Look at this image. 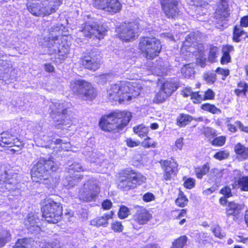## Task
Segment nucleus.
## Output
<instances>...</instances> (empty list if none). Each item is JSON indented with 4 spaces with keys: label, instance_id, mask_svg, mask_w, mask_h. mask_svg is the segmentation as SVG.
<instances>
[{
    "label": "nucleus",
    "instance_id": "obj_1",
    "mask_svg": "<svg viewBox=\"0 0 248 248\" xmlns=\"http://www.w3.org/2000/svg\"><path fill=\"white\" fill-rule=\"evenodd\" d=\"M59 166L51 156L47 159L40 158L31 170L32 180L46 185L54 183L59 178Z\"/></svg>",
    "mask_w": 248,
    "mask_h": 248
},
{
    "label": "nucleus",
    "instance_id": "obj_2",
    "mask_svg": "<svg viewBox=\"0 0 248 248\" xmlns=\"http://www.w3.org/2000/svg\"><path fill=\"white\" fill-rule=\"evenodd\" d=\"M136 83L121 81L111 85L107 90V97L110 101L119 103L128 102L140 94V88Z\"/></svg>",
    "mask_w": 248,
    "mask_h": 248
},
{
    "label": "nucleus",
    "instance_id": "obj_3",
    "mask_svg": "<svg viewBox=\"0 0 248 248\" xmlns=\"http://www.w3.org/2000/svg\"><path fill=\"white\" fill-rule=\"evenodd\" d=\"M63 26L57 24L52 27L49 31L48 37L45 39L44 46L47 47L49 53H58L60 56H64L69 51V47L64 42L67 36L62 34Z\"/></svg>",
    "mask_w": 248,
    "mask_h": 248
},
{
    "label": "nucleus",
    "instance_id": "obj_4",
    "mask_svg": "<svg viewBox=\"0 0 248 248\" xmlns=\"http://www.w3.org/2000/svg\"><path fill=\"white\" fill-rule=\"evenodd\" d=\"M42 217L48 223L57 224L63 218V206L50 197H46L40 202Z\"/></svg>",
    "mask_w": 248,
    "mask_h": 248
},
{
    "label": "nucleus",
    "instance_id": "obj_5",
    "mask_svg": "<svg viewBox=\"0 0 248 248\" xmlns=\"http://www.w3.org/2000/svg\"><path fill=\"white\" fill-rule=\"evenodd\" d=\"M146 177L131 168L122 170L118 173V187L124 191L134 189L146 182Z\"/></svg>",
    "mask_w": 248,
    "mask_h": 248
},
{
    "label": "nucleus",
    "instance_id": "obj_6",
    "mask_svg": "<svg viewBox=\"0 0 248 248\" xmlns=\"http://www.w3.org/2000/svg\"><path fill=\"white\" fill-rule=\"evenodd\" d=\"M131 117V113L128 111H115L103 117L99 125L106 131L121 130L128 124Z\"/></svg>",
    "mask_w": 248,
    "mask_h": 248
},
{
    "label": "nucleus",
    "instance_id": "obj_7",
    "mask_svg": "<svg viewBox=\"0 0 248 248\" xmlns=\"http://www.w3.org/2000/svg\"><path fill=\"white\" fill-rule=\"evenodd\" d=\"M51 117L54 120L58 128L68 130L73 125H76L78 119L67 110L63 109V105L60 103H55L52 107Z\"/></svg>",
    "mask_w": 248,
    "mask_h": 248
},
{
    "label": "nucleus",
    "instance_id": "obj_8",
    "mask_svg": "<svg viewBox=\"0 0 248 248\" xmlns=\"http://www.w3.org/2000/svg\"><path fill=\"white\" fill-rule=\"evenodd\" d=\"M70 88L82 100L92 101L97 95L96 91L92 85L83 80H72Z\"/></svg>",
    "mask_w": 248,
    "mask_h": 248
},
{
    "label": "nucleus",
    "instance_id": "obj_9",
    "mask_svg": "<svg viewBox=\"0 0 248 248\" xmlns=\"http://www.w3.org/2000/svg\"><path fill=\"white\" fill-rule=\"evenodd\" d=\"M139 47L143 56L148 59L157 56L162 48L160 41L155 37L142 38Z\"/></svg>",
    "mask_w": 248,
    "mask_h": 248
},
{
    "label": "nucleus",
    "instance_id": "obj_10",
    "mask_svg": "<svg viewBox=\"0 0 248 248\" xmlns=\"http://www.w3.org/2000/svg\"><path fill=\"white\" fill-rule=\"evenodd\" d=\"M138 30L139 25L135 22L124 23L116 28L118 38L125 42L136 39L138 36Z\"/></svg>",
    "mask_w": 248,
    "mask_h": 248
},
{
    "label": "nucleus",
    "instance_id": "obj_11",
    "mask_svg": "<svg viewBox=\"0 0 248 248\" xmlns=\"http://www.w3.org/2000/svg\"><path fill=\"white\" fill-rule=\"evenodd\" d=\"M135 212L129 220L134 229H138L142 226L147 224L153 218L152 214L145 207L137 205L134 207Z\"/></svg>",
    "mask_w": 248,
    "mask_h": 248
},
{
    "label": "nucleus",
    "instance_id": "obj_12",
    "mask_svg": "<svg viewBox=\"0 0 248 248\" xmlns=\"http://www.w3.org/2000/svg\"><path fill=\"white\" fill-rule=\"evenodd\" d=\"M108 28L104 25H90L86 23L82 30L77 34L76 41L78 43L81 42L82 38H80L81 35L85 37H91L94 36L99 39H102L106 35Z\"/></svg>",
    "mask_w": 248,
    "mask_h": 248
},
{
    "label": "nucleus",
    "instance_id": "obj_13",
    "mask_svg": "<svg viewBox=\"0 0 248 248\" xmlns=\"http://www.w3.org/2000/svg\"><path fill=\"white\" fill-rule=\"evenodd\" d=\"M158 162L163 171V180L171 181L176 176L178 171V164L174 159L170 157L166 159H161Z\"/></svg>",
    "mask_w": 248,
    "mask_h": 248
},
{
    "label": "nucleus",
    "instance_id": "obj_14",
    "mask_svg": "<svg viewBox=\"0 0 248 248\" xmlns=\"http://www.w3.org/2000/svg\"><path fill=\"white\" fill-rule=\"evenodd\" d=\"M100 192V187L91 182L84 183L79 190V199L84 202L93 201Z\"/></svg>",
    "mask_w": 248,
    "mask_h": 248
},
{
    "label": "nucleus",
    "instance_id": "obj_15",
    "mask_svg": "<svg viewBox=\"0 0 248 248\" xmlns=\"http://www.w3.org/2000/svg\"><path fill=\"white\" fill-rule=\"evenodd\" d=\"M93 4L96 8L103 10L110 14L119 12L122 7L119 0H94Z\"/></svg>",
    "mask_w": 248,
    "mask_h": 248
},
{
    "label": "nucleus",
    "instance_id": "obj_16",
    "mask_svg": "<svg viewBox=\"0 0 248 248\" xmlns=\"http://www.w3.org/2000/svg\"><path fill=\"white\" fill-rule=\"evenodd\" d=\"M162 10L168 18H175L181 14L175 0H161Z\"/></svg>",
    "mask_w": 248,
    "mask_h": 248
},
{
    "label": "nucleus",
    "instance_id": "obj_17",
    "mask_svg": "<svg viewBox=\"0 0 248 248\" xmlns=\"http://www.w3.org/2000/svg\"><path fill=\"white\" fill-rule=\"evenodd\" d=\"M100 60L99 54L92 52L83 57L81 60V64L85 68L95 71L100 66Z\"/></svg>",
    "mask_w": 248,
    "mask_h": 248
},
{
    "label": "nucleus",
    "instance_id": "obj_18",
    "mask_svg": "<svg viewBox=\"0 0 248 248\" xmlns=\"http://www.w3.org/2000/svg\"><path fill=\"white\" fill-rule=\"evenodd\" d=\"M17 70L14 68L12 64L7 61L0 60V74L1 75L2 80L15 78L17 75Z\"/></svg>",
    "mask_w": 248,
    "mask_h": 248
},
{
    "label": "nucleus",
    "instance_id": "obj_19",
    "mask_svg": "<svg viewBox=\"0 0 248 248\" xmlns=\"http://www.w3.org/2000/svg\"><path fill=\"white\" fill-rule=\"evenodd\" d=\"M21 145V143L18 139L15 136L9 133H3L1 137V142L0 145L4 146L7 145L9 147L16 146L19 147Z\"/></svg>",
    "mask_w": 248,
    "mask_h": 248
},
{
    "label": "nucleus",
    "instance_id": "obj_20",
    "mask_svg": "<svg viewBox=\"0 0 248 248\" xmlns=\"http://www.w3.org/2000/svg\"><path fill=\"white\" fill-rule=\"evenodd\" d=\"M241 212L240 205L234 201H231L228 202L225 208L226 216L229 217L232 216L237 217Z\"/></svg>",
    "mask_w": 248,
    "mask_h": 248
},
{
    "label": "nucleus",
    "instance_id": "obj_21",
    "mask_svg": "<svg viewBox=\"0 0 248 248\" xmlns=\"http://www.w3.org/2000/svg\"><path fill=\"white\" fill-rule=\"evenodd\" d=\"M197 40L194 33H191L188 34L186 38L185 41L183 43V46L181 48L182 53L184 51H187L190 53H194V48L192 46L194 43Z\"/></svg>",
    "mask_w": 248,
    "mask_h": 248
},
{
    "label": "nucleus",
    "instance_id": "obj_22",
    "mask_svg": "<svg viewBox=\"0 0 248 248\" xmlns=\"http://www.w3.org/2000/svg\"><path fill=\"white\" fill-rule=\"evenodd\" d=\"M187 212V211L186 209H176L170 212V217L173 220H180L179 224L180 225H183L186 222V218H182V217L186 216Z\"/></svg>",
    "mask_w": 248,
    "mask_h": 248
},
{
    "label": "nucleus",
    "instance_id": "obj_23",
    "mask_svg": "<svg viewBox=\"0 0 248 248\" xmlns=\"http://www.w3.org/2000/svg\"><path fill=\"white\" fill-rule=\"evenodd\" d=\"M189 202V200L185 194L184 192L180 189H179V192L177 198L175 200L176 205L180 208H184L186 206Z\"/></svg>",
    "mask_w": 248,
    "mask_h": 248
},
{
    "label": "nucleus",
    "instance_id": "obj_24",
    "mask_svg": "<svg viewBox=\"0 0 248 248\" xmlns=\"http://www.w3.org/2000/svg\"><path fill=\"white\" fill-rule=\"evenodd\" d=\"M232 188L239 187L242 191H248V176H243L232 185Z\"/></svg>",
    "mask_w": 248,
    "mask_h": 248
},
{
    "label": "nucleus",
    "instance_id": "obj_25",
    "mask_svg": "<svg viewBox=\"0 0 248 248\" xmlns=\"http://www.w3.org/2000/svg\"><path fill=\"white\" fill-rule=\"evenodd\" d=\"M90 224L96 228L106 227L108 224V221L104 214L102 216L96 217L92 219L90 222Z\"/></svg>",
    "mask_w": 248,
    "mask_h": 248
},
{
    "label": "nucleus",
    "instance_id": "obj_26",
    "mask_svg": "<svg viewBox=\"0 0 248 248\" xmlns=\"http://www.w3.org/2000/svg\"><path fill=\"white\" fill-rule=\"evenodd\" d=\"M210 164L206 162L201 166H198L194 169V172L196 177L201 179L203 176L206 175L210 170Z\"/></svg>",
    "mask_w": 248,
    "mask_h": 248
},
{
    "label": "nucleus",
    "instance_id": "obj_27",
    "mask_svg": "<svg viewBox=\"0 0 248 248\" xmlns=\"http://www.w3.org/2000/svg\"><path fill=\"white\" fill-rule=\"evenodd\" d=\"M248 37L247 33L244 31L240 27H235L233 36V39L235 42H240L241 40H245Z\"/></svg>",
    "mask_w": 248,
    "mask_h": 248
},
{
    "label": "nucleus",
    "instance_id": "obj_28",
    "mask_svg": "<svg viewBox=\"0 0 248 248\" xmlns=\"http://www.w3.org/2000/svg\"><path fill=\"white\" fill-rule=\"evenodd\" d=\"M161 88L165 93L170 96L173 92L177 89L178 86L174 82L166 81L163 83Z\"/></svg>",
    "mask_w": 248,
    "mask_h": 248
},
{
    "label": "nucleus",
    "instance_id": "obj_29",
    "mask_svg": "<svg viewBox=\"0 0 248 248\" xmlns=\"http://www.w3.org/2000/svg\"><path fill=\"white\" fill-rule=\"evenodd\" d=\"M187 240L188 238L186 235L180 236L174 240L172 243L171 248H184L186 245Z\"/></svg>",
    "mask_w": 248,
    "mask_h": 248
},
{
    "label": "nucleus",
    "instance_id": "obj_30",
    "mask_svg": "<svg viewBox=\"0 0 248 248\" xmlns=\"http://www.w3.org/2000/svg\"><path fill=\"white\" fill-rule=\"evenodd\" d=\"M11 235L9 231L2 230L0 231V248L5 245L11 240Z\"/></svg>",
    "mask_w": 248,
    "mask_h": 248
},
{
    "label": "nucleus",
    "instance_id": "obj_31",
    "mask_svg": "<svg viewBox=\"0 0 248 248\" xmlns=\"http://www.w3.org/2000/svg\"><path fill=\"white\" fill-rule=\"evenodd\" d=\"M192 120L191 116L188 114H181L177 120V124L181 127L187 125Z\"/></svg>",
    "mask_w": 248,
    "mask_h": 248
},
{
    "label": "nucleus",
    "instance_id": "obj_32",
    "mask_svg": "<svg viewBox=\"0 0 248 248\" xmlns=\"http://www.w3.org/2000/svg\"><path fill=\"white\" fill-rule=\"evenodd\" d=\"M52 142L51 138L47 136H44L42 139H37L35 140L37 146L44 147L46 148H49V146L52 144Z\"/></svg>",
    "mask_w": 248,
    "mask_h": 248
},
{
    "label": "nucleus",
    "instance_id": "obj_33",
    "mask_svg": "<svg viewBox=\"0 0 248 248\" xmlns=\"http://www.w3.org/2000/svg\"><path fill=\"white\" fill-rule=\"evenodd\" d=\"M133 130L134 133L140 138L147 136L148 132V128L142 124L134 127Z\"/></svg>",
    "mask_w": 248,
    "mask_h": 248
},
{
    "label": "nucleus",
    "instance_id": "obj_34",
    "mask_svg": "<svg viewBox=\"0 0 248 248\" xmlns=\"http://www.w3.org/2000/svg\"><path fill=\"white\" fill-rule=\"evenodd\" d=\"M169 97L161 89L158 91L155 94L153 101L155 103H160L164 102L166 99Z\"/></svg>",
    "mask_w": 248,
    "mask_h": 248
},
{
    "label": "nucleus",
    "instance_id": "obj_35",
    "mask_svg": "<svg viewBox=\"0 0 248 248\" xmlns=\"http://www.w3.org/2000/svg\"><path fill=\"white\" fill-rule=\"evenodd\" d=\"M130 214L129 208L125 205H121L118 212V217L121 219L127 217Z\"/></svg>",
    "mask_w": 248,
    "mask_h": 248
},
{
    "label": "nucleus",
    "instance_id": "obj_36",
    "mask_svg": "<svg viewBox=\"0 0 248 248\" xmlns=\"http://www.w3.org/2000/svg\"><path fill=\"white\" fill-rule=\"evenodd\" d=\"M222 177V173L221 170L217 169L214 168L212 169L209 175V179L212 181H216Z\"/></svg>",
    "mask_w": 248,
    "mask_h": 248
},
{
    "label": "nucleus",
    "instance_id": "obj_37",
    "mask_svg": "<svg viewBox=\"0 0 248 248\" xmlns=\"http://www.w3.org/2000/svg\"><path fill=\"white\" fill-rule=\"evenodd\" d=\"M202 109L204 110L208 111L213 114H217L220 113V110L217 108L214 105L210 104H202L201 106Z\"/></svg>",
    "mask_w": 248,
    "mask_h": 248
},
{
    "label": "nucleus",
    "instance_id": "obj_38",
    "mask_svg": "<svg viewBox=\"0 0 248 248\" xmlns=\"http://www.w3.org/2000/svg\"><path fill=\"white\" fill-rule=\"evenodd\" d=\"M234 150L238 155H248V147H246L240 143L235 145Z\"/></svg>",
    "mask_w": 248,
    "mask_h": 248
},
{
    "label": "nucleus",
    "instance_id": "obj_39",
    "mask_svg": "<svg viewBox=\"0 0 248 248\" xmlns=\"http://www.w3.org/2000/svg\"><path fill=\"white\" fill-rule=\"evenodd\" d=\"M181 72L185 78H188L194 74V71L191 65L188 64L182 68Z\"/></svg>",
    "mask_w": 248,
    "mask_h": 248
},
{
    "label": "nucleus",
    "instance_id": "obj_40",
    "mask_svg": "<svg viewBox=\"0 0 248 248\" xmlns=\"http://www.w3.org/2000/svg\"><path fill=\"white\" fill-rule=\"evenodd\" d=\"M110 228L114 232L119 233L124 230V226L121 221L115 220L111 223Z\"/></svg>",
    "mask_w": 248,
    "mask_h": 248
},
{
    "label": "nucleus",
    "instance_id": "obj_41",
    "mask_svg": "<svg viewBox=\"0 0 248 248\" xmlns=\"http://www.w3.org/2000/svg\"><path fill=\"white\" fill-rule=\"evenodd\" d=\"M183 180L184 181L183 186L186 189H191L195 187L196 181L194 178L184 177Z\"/></svg>",
    "mask_w": 248,
    "mask_h": 248
},
{
    "label": "nucleus",
    "instance_id": "obj_42",
    "mask_svg": "<svg viewBox=\"0 0 248 248\" xmlns=\"http://www.w3.org/2000/svg\"><path fill=\"white\" fill-rule=\"evenodd\" d=\"M212 232L216 237L219 239H222L225 236V233L222 232L221 228L218 225L212 229Z\"/></svg>",
    "mask_w": 248,
    "mask_h": 248
},
{
    "label": "nucleus",
    "instance_id": "obj_43",
    "mask_svg": "<svg viewBox=\"0 0 248 248\" xmlns=\"http://www.w3.org/2000/svg\"><path fill=\"white\" fill-rule=\"evenodd\" d=\"M226 141V137L225 136H219L214 139L212 141L213 145L217 146H223Z\"/></svg>",
    "mask_w": 248,
    "mask_h": 248
},
{
    "label": "nucleus",
    "instance_id": "obj_44",
    "mask_svg": "<svg viewBox=\"0 0 248 248\" xmlns=\"http://www.w3.org/2000/svg\"><path fill=\"white\" fill-rule=\"evenodd\" d=\"M219 193L227 198H230L232 196L231 188L228 186H224L220 190Z\"/></svg>",
    "mask_w": 248,
    "mask_h": 248
},
{
    "label": "nucleus",
    "instance_id": "obj_45",
    "mask_svg": "<svg viewBox=\"0 0 248 248\" xmlns=\"http://www.w3.org/2000/svg\"><path fill=\"white\" fill-rule=\"evenodd\" d=\"M239 87H243L242 89L238 88L235 90V93L237 95H241V94L245 95V93L248 87L247 84L244 82H241L239 83Z\"/></svg>",
    "mask_w": 248,
    "mask_h": 248
},
{
    "label": "nucleus",
    "instance_id": "obj_46",
    "mask_svg": "<svg viewBox=\"0 0 248 248\" xmlns=\"http://www.w3.org/2000/svg\"><path fill=\"white\" fill-rule=\"evenodd\" d=\"M222 8L220 7H219V12H220V16L223 17H226L228 16L229 13L228 11V5L225 2L222 1Z\"/></svg>",
    "mask_w": 248,
    "mask_h": 248
},
{
    "label": "nucleus",
    "instance_id": "obj_47",
    "mask_svg": "<svg viewBox=\"0 0 248 248\" xmlns=\"http://www.w3.org/2000/svg\"><path fill=\"white\" fill-rule=\"evenodd\" d=\"M69 170L73 172H82L85 170L82 166L78 163L74 162L70 166Z\"/></svg>",
    "mask_w": 248,
    "mask_h": 248
},
{
    "label": "nucleus",
    "instance_id": "obj_48",
    "mask_svg": "<svg viewBox=\"0 0 248 248\" xmlns=\"http://www.w3.org/2000/svg\"><path fill=\"white\" fill-rule=\"evenodd\" d=\"M218 52V49L217 46H213L210 48L208 59L209 60L213 62L217 57V55Z\"/></svg>",
    "mask_w": 248,
    "mask_h": 248
},
{
    "label": "nucleus",
    "instance_id": "obj_49",
    "mask_svg": "<svg viewBox=\"0 0 248 248\" xmlns=\"http://www.w3.org/2000/svg\"><path fill=\"white\" fill-rule=\"evenodd\" d=\"M202 133L207 138L213 137L216 135V130L209 127L204 128Z\"/></svg>",
    "mask_w": 248,
    "mask_h": 248
},
{
    "label": "nucleus",
    "instance_id": "obj_50",
    "mask_svg": "<svg viewBox=\"0 0 248 248\" xmlns=\"http://www.w3.org/2000/svg\"><path fill=\"white\" fill-rule=\"evenodd\" d=\"M204 79L209 84L213 83L216 80V76L214 73H207L204 76Z\"/></svg>",
    "mask_w": 248,
    "mask_h": 248
},
{
    "label": "nucleus",
    "instance_id": "obj_51",
    "mask_svg": "<svg viewBox=\"0 0 248 248\" xmlns=\"http://www.w3.org/2000/svg\"><path fill=\"white\" fill-rule=\"evenodd\" d=\"M191 99L194 103H199L203 100V96L199 94L198 92H194L191 94Z\"/></svg>",
    "mask_w": 248,
    "mask_h": 248
},
{
    "label": "nucleus",
    "instance_id": "obj_52",
    "mask_svg": "<svg viewBox=\"0 0 248 248\" xmlns=\"http://www.w3.org/2000/svg\"><path fill=\"white\" fill-rule=\"evenodd\" d=\"M113 206L112 202L109 199H106L102 202L101 207L104 210H109Z\"/></svg>",
    "mask_w": 248,
    "mask_h": 248
},
{
    "label": "nucleus",
    "instance_id": "obj_53",
    "mask_svg": "<svg viewBox=\"0 0 248 248\" xmlns=\"http://www.w3.org/2000/svg\"><path fill=\"white\" fill-rule=\"evenodd\" d=\"M142 199L144 202H148L155 200V197L153 193L147 192L143 195Z\"/></svg>",
    "mask_w": 248,
    "mask_h": 248
},
{
    "label": "nucleus",
    "instance_id": "obj_54",
    "mask_svg": "<svg viewBox=\"0 0 248 248\" xmlns=\"http://www.w3.org/2000/svg\"><path fill=\"white\" fill-rule=\"evenodd\" d=\"M215 96V93L211 90L208 89L204 93L203 96V100H211L214 98Z\"/></svg>",
    "mask_w": 248,
    "mask_h": 248
},
{
    "label": "nucleus",
    "instance_id": "obj_55",
    "mask_svg": "<svg viewBox=\"0 0 248 248\" xmlns=\"http://www.w3.org/2000/svg\"><path fill=\"white\" fill-rule=\"evenodd\" d=\"M216 72L218 74L223 76L222 79L225 80L226 77L229 74V70L228 69H224L221 68H217Z\"/></svg>",
    "mask_w": 248,
    "mask_h": 248
},
{
    "label": "nucleus",
    "instance_id": "obj_56",
    "mask_svg": "<svg viewBox=\"0 0 248 248\" xmlns=\"http://www.w3.org/2000/svg\"><path fill=\"white\" fill-rule=\"evenodd\" d=\"M233 51V47L232 46L226 45L222 47V51L224 54H230V53Z\"/></svg>",
    "mask_w": 248,
    "mask_h": 248
},
{
    "label": "nucleus",
    "instance_id": "obj_57",
    "mask_svg": "<svg viewBox=\"0 0 248 248\" xmlns=\"http://www.w3.org/2000/svg\"><path fill=\"white\" fill-rule=\"evenodd\" d=\"M231 59V58L230 54L223 53V55L221 59V63L223 64H226L230 62Z\"/></svg>",
    "mask_w": 248,
    "mask_h": 248
},
{
    "label": "nucleus",
    "instance_id": "obj_58",
    "mask_svg": "<svg viewBox=\"0 0 248 248\" xmlns=\"http://www.w3.org/2000/svg\"><path fill=\"white\" fill-rule=\"evenodd\" d=\"M127 145L130 147L137 146L140 144L139 141L132 140L131 139H127L126 140Z\"/></svg>",
    "mask_w": 248,
    "mask_h": 248
},
{
    "label": "nucleus",
    "instance_id": "obj_59",
    "mask_svg": "<svg viewBox=\"0 0 248 248\" xmlns=\"http://www.w3.org/2000/svg\"><path fill=\"white\" fill-rule=\"evenodd\" d=\"M193 93V92L191 91V88L188 87H186L185 88L182 92V94L184 97H188L189 96H191V94Z\"/></svg>",
    "mask_w": 248,
    "mask_h": 248
},
{
    "label": "nucleus",
    "instance_id": "obj_60",
    "mask_svg": "<svg viewBox=\"0 0 248 248\" xmlns=\"http://www.w3.org/2000/svg\"><path fill=\"white\" fill-rule=\"evenodd\" d=\"M235 124L241 131L248 133V126H244V125L239 121L236 122Z\"/></svg>",
    "mask_w": 248,
    "mask_h": 248
},
{
    "label": "nucleus",
    "instance_id": "obj_61",
    "mask_svg": "<svg viewBox=\"0 0 248 248\" xmlns=\"http://www.w3.org/2000/svg\"><path fill=\"white\" fill-rule=\"evenodd\" d=\"M175 146L179 149H181L183 146V138H180L175 141Z\"/></svg>",
    "mask_w": 248,
    "mask_h": 248
},
{
    "label": "nucleus",
    "instance_id": "obj_62",
    "mask_svg": "<svg viewBox=\"0 0 248 248\" xmlns=\"http://www.w3.org/2000/svg\"><path fill=\"white\" fill-rule=\"evenodd\" d=\"M241 26L244 27L248 26V16H244L242 17L240 21Z\"/></svg>",
    "mask_w": 248,
    "mask_h": 248
},
{
    "label": "nucleus",
    "instance_id": "obj_63",
    "mask_svg": "<svg viewBox=\"0 0 248 248\" xmlns=\"http://www.w3.org/2000/svg\"><path fill=\"white\" fill-rule=\"evenodd\" d=\"M4 175L1 174V177L0 178V181H2L4 183H7V181L9 180V177H8V174L6 170L3 171Z\"/></svg>",
    "mask_w": 248,
    "mask_h": 248
},
{
    "label": "nucleus",
    "instance_id": "obj_64",
    "mask_svg": "<svg viewBox=\"0 0 248 248\" xmlns=\"http://www.w3.org/2000/svg\"><path fill=\"white\" fill-rule=\"evenodd\" d=\"M228 198H227L225 196L221 197L219 199V203L222 205H225L226 204L227 205L228 204V202H228V200H227Z\"/></svg>",
    "mask_w": 248,
    "mask_h": 248
}]
</instances>
